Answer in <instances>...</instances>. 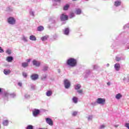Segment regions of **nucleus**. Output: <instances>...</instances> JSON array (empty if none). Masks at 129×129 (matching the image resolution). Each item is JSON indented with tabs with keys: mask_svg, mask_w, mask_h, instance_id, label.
I'll return each mask as SVG.
<instances>
[{
	"mask_svg": "<svg viewBox=\"0 0 129 129\" xmlns=\"http://www.w3.org/2000/svg\"><path fill=\"white\" fill-rule=\"evenodd\" d=\"M66 64L72 68L76 67L77 66V59L72 57L69 58L67 60Z\"/></svg>",
	"mask_w": 129,
	"mask_h": 129,
	"instance_id": "obj_1",
	"label": "nucleus"
},
{
	"mask_svg": "<svg viewBox=\"0 0 129 129\" xmlns=\"http://www.w3.org/2000/svg\"><path fill=\"white\" fill-rule=\"evenodd\" d=\"M3 97L5 100H9L10 98H14L16 97V94L14 93H11L8 91H6L3 93Z\"/></svg>",
	"mask_w": 129,
	"mask_h": 129,
	"instance_id": "obj_2",
	"label": "nucleus"
},
{
	"mask_svg": "<svg viewBox=\"0 0 129 129\" xmlns=\"http://www.w3.org/2000/svg\"><path fill=\"white\" fill-rule=\"evenodd\" d=\"M97 103L98 104L103 105L105 103V99L102 98H98L97 99L96 102L92 103V104L95 105Z\"/></svg>",
	"mask_w": 129,
	"mask_h": 129,
	"instance_id": "obj_3",
	"label": "nucleus"
},
{
	"mask_svg": "<svg viewBox=\"0 0 129 129\" xmlns=\"http://www.w3.org/2000/svg\"><path fill=\"white\" fill-rule=\"evenodd\" d=\"M63 83L66 89H68L69 88H70L71 84L70 83V81H69V80L64 79Z\"/></svg>",
	"mask_w": 129,
	"mask_h": 129,
	"instance_id": "obj_4",
	"label": "nucleus"
},
{
	"mask_svg": "<svg viewBox=\"0 0 129 129\" xmlns=\"http://www.w3.org/2000/svg\"><path fill=\"white\" fill-rule=\"evenodd\" d=\"M8 23L10 25H15L16 24V19L13 17H9L8 20Z\"/></svg>",
	"mask_w": 129,
	"mask_h": 129,
	"instance_id": "obj_5",
	"label": "nucleus"
},
{
	"mask_svg": "<svg viewBox=\"0 0 129 129\" xmlns=\"http://www.w3.org/2000/svg\"><path fill=\"white\" fill-rule=\"evenodd\" d=\"M30 79L31 80H33V81H36V80H37V79H39V75L37 74H32L30 76Z\"/></svg>",
	"mask_w": 129,
	"mask_h": 129,
	"instance_id": "obj_6",
	"label": "nucleus"
},
{
	"mask_svg": "<svg viewBox=\"0 0 129 129\" xmlns=\"http://www.w3.org/2000/svg\"><path fill=\"white\" fill-rule=\"evenodd\" d=\"M32 64L33 66H35V67H40L41 62L36 59H34L32 61Z\"/></svg>",
	"mask_w": 129,
	"mask_h": 129,
	"instance_id": "obj_7",
	"label": "nucleus"
},
{
	"mask_svg": "<svg viewBox=\"0 0 129 129\" xmlns=\"http://www.w3.org/2000/svg\"><path fill=\"white\" fill-rule=\"evenodd\" d=\"M114 6L116 8H118V7H120L121 6V1L120 0H116L114 2Z\"/></svg>",
	"mask_w": 129,
	"mask_h": 129,
	"instance_id": "obj_8",
	"label": "nucleus"
},
{
	"mask_svg": "<svg viewBox=\"0 0 129 129\" xmlns=\"http://www.w3.org/2000/svg\"><path fill=\"white\" fill-rule=\"evenodd\" d=\"M45 120H46V122L48 124H49V125L52 126L54 124L53 122V120H52V119H51L49 117L46 118Z\"/></svg>",
	"mask_w": 129,
	"mask_h": 129,
	"instance_id": "obj_9",
	"label": "nucleus"
},
{
	"mask_svg": "<svg viewBox=\"0 0 129 129\" xmlns=\"http://www.w3.org/2000/svg\"><path fill=\"white\" fill-rule=\"evenodd\" d=\"M61 21H67L68 20V16L64 14H62L60 16Z\"/></svg>",
	"mask_w": 129,
	"mask_h": 129,
	"instance_id": "obj_10",
	"label": "nucleus"
},
{
	"mask_svg": "<svg viewBox=\"0 0 129 129\" xmlns=\"http://www.w3.org/2000/svg\"><path fill=\"white\" fill-rule=\"evenodd\" d=\"M40 114V110L35 109L33 111V116H38V115Z\"/></svg>",
	"mask_w": 129,
	"mask_h": 129,
	"instance_id": "obj_11",
	"label": "nucleus"
},
{
	"mask_svg": "<svg viewBox=\"0 0 129 129\" xmlns=\"http://www.w3.org/2000/svg\"><path fill=\"white\" fill-rule=\"evenodd\" d=\"M75 13L76 15H78L79 16L82 14V10H81V9L77 8L76 9Z\"/></svg>",
	"mask_w": 129,
	"mask_h": 129,
	"instance_id": "obj_12",
	"label": "nucleus"
},
{
	"mask_svg": "<svg viewBox=\"0 0 129 129\" xmlns=\"http://www.w3.org/2000/svg\"><path fill=\"white\" fill-rule=\"evenodd\" d=\"M14 60V57L12 56H9L6 58V61L9 63H11V62H13Z\"/></svg>",
	"mask_w": 129,
	"mask_h": 129,
	"instance_id": "obj_13",
	"label": "nucleus"
},
{
	"mask_svg": "<svg viewBox=\"0 0 129 129\" xmlns=\"http://www.w3.org/2000/svg\"><path fill=\"white\" fill-rule=\"evenodd\" d=\"M114 68L116 71H119V69H120V64L118 63H115L114 64Z\"/></svg>",
	"mask_w": 129,
	"mask_h": 129,
	"instance_id": "obj_14",
	"label": "nucleus"
},
{
	"mask_svg": "<svg viewBox=\"0 0 129 129\" xmlns=\"http://www.w3.org/2000/svg\"><path fill=\"white\" fill-rule=\"evenodd\" d=\"M70 32V30H69V28H65L64 30H63V34L66 36H68V35H69Z\"/></svg>",
	"mask_w": 129,
	"mask_h": 129,
	"instance_id": "obj_15",
	"label": "nucleus"
},
{
	"mask_svg": "<svg viewBox=\"0 0 129 129\" xmlns=\"http://www.w3.org/2000/svg\"><path fill=\"white\" fill-rule=\"evenodd\" d=\"M22 41L24 42V43H28V37L27 36H25V35H23L22 37L21 38Z\"/></svg>",
	"mask_w": 129,
	"mask_h": 129,
	"instance_id": "obj_16",
	"label": "nucleus"
},
{
	"mask_svg": "<svg viewBox=\"0 0 129 129\" xmlns=\"http://www.w3.org/2000/svg\"><path fill=\"white\" fill-rule=\"evenodd\" d=\"M10 123L9 120H4L3 121V124L4 126H8Z\"/></svg>",
	"mask_w": 129,
	"mask_h": 129,
	"instance_id": "obj_17",
	"label": "nucleus"
},
{
	"mask_svg": "<svg viewBox=\"0 0 129 129\" xmlns=\"http://www.w3.org/2000/svg\"><path fill=\"white\" fill-rule=\"evenodd\" d=\"M11 71L10 70L5 69L4 70V74L5 75H9V74H11Z\"/></svg>",
	"mask_w": 129,
	"mask_h": 129,
	"instance_id": "obj_18",
	"label": "nucleus"
},
{
	"mask_svg": "<svg viewBox=\"0 0 129 129\" xmlns=\"http://www.w3.org/2000/svg\"><path fill=\"white\" fill-rule=\"evenodd\" d=\"M74 88L76 90H79L81 88V85L79 84H77L74 86Z\"/></svg>",
	"mask_w": 129,
	"mask_h": 129,
	"instance_id": "obj_19",
	"label": "nucleus"
},
{
	"mask_svg": "<svg viewBox=\"0 0 129 129\" xmlns=\"http://www.w3.org/2000/svg\"><path fill=\"white\" fill-rule=\"evenodd\" d=\"M29 39L31 41H36L37 38L34 35H30L29 37Z\"/></svg>",
	"mask_w": 129,
	"mask_h": 129,
	"instance_id": "obj_20",
	"label": "nucleus"
},
{
	"mask_svg": "<svg viewBox=\"0 0 129 129\" xmlns=\"http://www.w3.org/2000/svg\"><path fill=\"white\" fill-rule=\"evenodd\" d=\"M72 101L74 102V103H77L78 102V98L76 97H74L72 98Z\"/></svg>",
	"mask_w": 129,
	"mask_h": 129,
	"instance_id": "obj_21",
	"label": "nucleus"
},
{
	"mask_svg": "<svg viewBox=\"0 0 129 129\" xmlns=\"http://www.w3.org/2000/svg\"><path fill=\"white\" fill-rule=\"evenodd\" d=\"M28 66H29V63L28 62H24L22 63V67L23 68H26Z\"/></svg>",
	"mask_w": 129,
	"mask_h": 129,
	"instance_id": "obj_22",
	"label": "nucleus"
},
{
	"mask_svg": "<svg viewBox=\"0 0 129 129\" xmlns=\"http://www.w3.org/2000/svg\"><path fill=\"white\" fill-rule=\"evenodd\" d=\"M47 75L44 74L42 75V76L41 77V79L42 80V81H46V79H47Z\"/></svg>",
	"mask_w": 129,
	"mask_h": 129,
	"instance_id": "obj_23",
	"label": "nucleus"
},
{
	"mask_svg": "<svg viewBox=\"0 0 129 129\" xmlns=\"http://www.w3.org/2000/svg\"><path fill=\"white\" fill-rule=\"evenodd\" d=\"M52 94H53V93L50 90L47 91L46 93V96L50 97L52 95Z\"/></svg>",
	"mask_w": 129,
	"mask_h": 129,
	"instance_id": "obj_24",
	"label": "nucleus"
},
{
	"mask_svg": "<svg viewBox=\"0 0 129 129\" xmlns=\"http://www.w3.org/2000/svg\"><path fill=\"white\" fill-rule=\"evenodd\" d=\"M121 97H122V95H121L120 93H118L115 96L116 99H120Z\"/></svg>",
	"mask_w": 129,
	"mask_h": 129,
	"instance_id": "obj_25",
	"label": "nucleus"
},
{
	"mask_svg": "<svg viewBox=\"0 0 129 129\" xmlns=\"http://www.w3.org/2000/svg\"><path fill=\"white\" fill-rule=\"evenodd\" d=\"M87 118L88 119V121H91L93 118V115H89L88 117H87Z\"/></svg>",
	"mask_w": 129,
	"mask_h": 129,
	"instance_id": "obj_26",
	"label": "nucleus"
},
{
	"mask_svg": "<svg viewBox=\"0 0 129 129\" xmlns=\"http://www.w3.org/2000/svg\"><path fill=\"white\" fill-rule=\"evenodd\" d=\"M48 38H49V36L46 35V36L42 37L41 39L42 41H43L44 42V41H46V40H47V39Z\"/></svg>",
	"mask_w": 129,
	"mask_h": 129,
	"instance_id": "obj_27",
	"label": "nucleus"
},
{
	"mask_svg": "<svg viewBox=\"0 0 129 129\" xmlns=\"http://www.w3.org/2000/svg\"><path fill=\"white\" fill-rule=\"evenodd\" d=\"M92 68L93 69V70H97V69L99 68V67L97 64H94L92 66Z\"/></svg>",
	"mask_w": 129,
	"mask_h": 129,
	"instance_id": "obj_28",
	"label": "nucleus"
},
{
	"mask_svg": "<svg viewBox=\"0 0 129 129\" xmlns=\"http://www.w3.org/2000/svg\"><path fill=\"white\" fill-rule=\"evenodd\" d=\"M44 30V27L40 26H39L37 28V31H38L39 32H41V31H43Z\"/></svg>",
	"mask_w": 129,
	"mask_h": 129,
	"instance_id": "obj_29",
	"label": "nucleus"
},
{
	"mask_svg": "<svg viewBox=\"0 0 129 129\" xmlns=\"http://www.w3.org/2000/svg\"><path fill=\"white\" fill-rule=\"evenodd\" d=\"M48 69H49V67L47 65H45V66H43L42 70L44 72H45V71H48Z\"/></svg>",
	"mask_w": 129,
	"mask_h": 129,
	"instance_id": "obj_30",
	"label": "nucleus"
},
{
	"mask_svg": "<svg viewBox=\"0 0 129 129\" xmlns=\"http://www.w3.org/2000/svg\"><path fill=\"white\" fill-rule=\"evenodd\" d=\"M69 5L67 4L63 7V11H68L69 9Z\"/></svg>",
	"mask_w": 129,
	"mask_h": 129,
	"instance_id": "obj_31",
	"label": "nucleus"
},
{
	"mask_svg": "<svg viewBox=\"0 0 129 129\" xmlns=\"http://www.w3.org/2000/svg\"><path fill=\"white\" fill-rule=\"evenodd\" d=\"M29 14L30 16H32V17H35V12H34L32 10H30L29 12Z\"/></svg>",
	"mask_w": 129,
	"mask_h": 129,
	"instance_id": "obj_32",
	"label": "nucleus"
},
{
	"mask_svg": "<svg viewBox=\"0 0 129 129\" xmlns=\"http://www.w3.org/2000/svg\"><path fill=\"white\" fill-rule=\"evenodd\" d=\"M77 114H78V112L77 111H75L74 112H72V116H76V115H77Z\"/></svg>",
	"mask_w": 129,
	"mask_h": 129,
	"instance_id": "obj_33",
	"label": "nucleus"
},
{
	"mask_svg": "<svg viewBox=\"0 0 129 129\" xmlns=\"http://www.w3.org/2000/svg\"><path fill=\"white\" fill-rule=\"evenodd\" d=\"M26 129H34V126L32 125H28L26 127Z\"/></svg>",
	"mask_w": 129,
	"mask_h": 129,
	"instance_id": "obj_34",
	"label": "nucleus"
},
{
	"mask_svg": "<svg viewBox=\"0 0 129 129\" xmlns=\"http://www.w3.org/2000/svg\"><path fill=\"white\" fill-rule=\"evenodd\" d=\"M74 17H75V14H74V13H72L70 14V19H72V18H74Z\"/></svg>",
	"mask_w": 129,
	"mask_h": 129,
	"instance_id": "obj_35",
	"label": "nucleus"
},
{
	"mask_svg": "<svg viewBox=\"0 0 129 129\" xmlns=\"http://www.w3.org/2000/svg\"><path fill=\"white\" fill-rule=\"evenodd\" d=\"M91 73V70H87L86 71V75H89V74Z\"/></svg>",
	"mask_w": 129,
	"mask_h": 129,
	"instance_id": "obj_36",
	"label": "nucleus"
},
{
	"mask_svg": "<svg viewBox=\"0 0 129 129\" xmlns=\"http://www.w3.org/2000/svg\"><path fill=\"white\" fill-rule=\"evenodd\" d=\"M22 75L23 77H25V78H26V77H28V74H27V73L26 72H23L22 73Z\"/></svg>",
	"mask_w": 129,
	"mask_h": 129,
	"instance_id": "obj_37",
	"label": "nucleus"
},
{
	"mask_svg": "<svg viewBox=\"0 0 129 129\" xmlns=\"http://www.w3.org/2000/svg\"><path fill=\"white\" fill-rule=\"evenodd\" d=\"M30 95H29V94H25L24 95V97L25 98H26V99H28L29 98H30Z\"/></svg>",
	"mask_w": 129,
	"mask_h": 129,
	"instance_id": "obj_38",
	"label": "nucleus"
},
{
	"mask_svg": "<svg viewBox=\"0 0 129 129\" xmlns=\"http://www.w3.org/2000/svg\"><path fill=\"white\" fill-rule=\"evenodd\" d=\"M77 92L79 94H83V90H78Z\"/></svg>",
	"mask_w": 129,
	"mask_h": 129,
	"instance_id": "obj_39",
	"label": "nucleus"
},
{
	"mask_svg": "<svg viewBox=\"0 0 129 129\" xmlns=\"http://www.w3.org/2000/svg\"><path fill=\"white\" fill-rule=\"evenodd\" d=\"M6 53L7 54H8V55H11V54H12V51H11V50L8 49L6 51Z\"/></svg>",
	"mask_w": 129,
	"mask_h": 129,
	"instance_id": "obj_40",
	"label": "nucleus"
},
{
	"mask_svg": "<svg viewBox=\"0 0 129 129\" xmlns=\"http://www.w3.org/2000/svg\"><path fill=\"white\" fill-rule=\"evenodd\" d=\"M104 128H105V125L104 124L100 125L99 127V129H104Z\"/></svg>",
	"mask_w": 129,
	"mask_h": 129,
	"instance_id": "obj_41",
	"label": "nucleus"
},
{
	"mask_svg": "<svg viewBox=\"0 0 129 129\" xmlns=\"http://www.w3.org/2000/svg\"><path fill=\"white\" fill-rule=\"evenodd\" d=\"M7 11H8V12H12V11H13V8L11 7H8Z\"/></svg>",
	"mask_w": 129,
	"mask_h": 129,
	"instance_id": "obj_42",
	"label": "nucleus"
},
{
	"mask_svg": "<svg viewBox=\"0 0 129 129\" xmlns=\"http://www.w3.org/2000/svg\"><path fill=\"white\" fill-rule=\"evenodd\" d=\"M31 89H32L33 90H35V89H36V86L34 85H31Z\"/></svg>",
	"mask_w": 129,
	"mask_h": 129,
	"instance_id": "obj_43",
	"label": "nucleus"
},
{
	"mask_svg": "<svg viewBox=\"0 0 129 129\" xmlns=\"http://www.w3.org/2000/svg\"><path fill=\"white\" fill-rule=\"evenodd\" d=\"M53 38L54 40H56V39H57L58 38V35H57V34H54L53 36Z\"/></svg>",
	"mask_w": 129,
	"mask_h": 129,
	"instance_id": "obj_44",
	"label": "nucleus"
},
{
	"mask_svg": "<svg viewBox=\"0 0 129 129\" xmlns=\"http://www.w3.org/2000/svg\"><path fill=\"white\" fill-rule=\"evenodd\" d=\"M4 52H5V50L0 46V53H4Z\"/></svg>",
	"mask_w": 129,
	"mask_h": 129,
	"instance_id": "obj_45",
	"label": "nucleus"
},
{
	"mask_svg": "<svg viewBox=\"0 0 129 129\" xmlns=\"http://www.w3.org/2000/svg\"><path fill=\"white\" fill-rule=\"evenodd\" d=\"M125 127H126L127 128L129 129V123H126L125 124Z\"/></svg>",
	"mask_w": 129,
	"mask_h": 129,
	"instance_id": "obj_46",
	"label": "nucleus"
},
{
	"mask_svg": "<svg viewBox=\"0 0 129 129\" xmlns=\"http://www.w3.org/2000/svg\"><path fill=\"white\" fill-rule=\"evenodd\" d=\"M18 86H20V87H22V86L23 85V84L22 83V82H19L18 83Z\"/></svg>",
	"mask_w": 129,
	"mask_h": 129,
	"instance_id": "obj_47",
	"label": "nucleus"
},
{
	"mask_svg": "<svg viewBox=\"0 0 129 129\" xmlns=\"http://www.w3.org/2000/svg\"><path fill=\"white\" fill-rule=\"evenodd\" d=\"M116 60L117 61H120V57H116Z\"/></svg>",
	"mask_w": 129,
	"mask_h": 129,
	"instance_id": "obj_48",
	"label": "nucleus"
},
{
	"mask_svg": "<svg viewBox=\"0 0 129 129\" xmlns=\"http://www.w3.org/2000/svg\"><path fill=\"white\" fill-rule=\"evenodd\" d=\"M26 61H27V62L28 63H29V62H31V59H27L26 60Z\"/></svg>",
	"mask_w": 129,
	"mask_h": 129,
	"instance_id": "obj_49",
	"label": "nucleus"
},
{
	"mask_svg": "<svg viewBox=\"0 0 129 129\" xmlns=\"http://www.w3.org/2000/svg\"><path fill=\"white\" fill-rule=\"evenodd\" d=\"M2 92H3V89L0 88V94L2 93Z\"/></svg>",
	"mask_w": 129,
	"mask_h": 129,
	"instance_id": "obj_50",
	"label": "nucleus"
},
{
	"mask_svg": "<svg viewBox=\"0 0 129 129\" xmlns=\"http://www.w3.org/2000/svg\"><path fill=\"white\" fill-rule=\"evenodd\" d=\"M61 0H52L53 2H60Z\"/></svg>",
	"mask_w": 129,
	"mask_h": 129,
	"instance_id": "obj_51",
	"label": "nucleus"
},
{
	"mask_svg": "<svg viewBox=\"0 0 129 129\" xmlns=\"http://www.w3.org/2000/svg\"><path fill=\"white\" fill-rule=\"evenodd\" d=\"M106 66H107V67H109V63H107V64H106Z\"/></svg>",
	"mask_w": 129,
	"mask_h": 129,
	"instance_id": "obj_52",
	"label": "nucleus"
},
{
	"mask_svg": "<svg viewBox=\"0 0 129 129\" xmlns=\"http://www.w3.org/2000/svg\"><path fill=\"white\" fill-rule=\"evenodd\" d=\"M107 85H110V82H108V83H107Z\"/></svg>",
	"mask_w": 129,
	"mask_h": 129,
	"instance_id": "obj_53",
	"label": "nucleus"
},
{
	"mask_svg": "<svg viewBox=\"0 0 129 129\" xmlns=\"http://www.w3.org/2000/svg\"><path fill=\"white\" fill-rule=\"evenodd\" d=\"M125 78H124L123 79V81H124L125 80Z\"/></svg>",
	"mask_w": 129,
	"mask_h": 129,
	"instance_id": "obj_54",
	"label": "nucleus"
},
{
	"mask_svg": "<svg viewBox=\"0 0 129 129\" xmlns=\"http://www.w3.org/2000/svg\"><path fill=\"white\" fill-rule=\"evenodd\" d=\"M73 1H76V0H73Z\"/></svg>",
	"mask_w": 129,
	"mask_h": 129,
	"instance_id": "obj_55",
	"label": "nucleus"
}]
</instances>
